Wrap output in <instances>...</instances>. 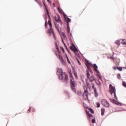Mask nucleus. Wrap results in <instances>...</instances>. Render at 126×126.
Returning a JSON list of instances; mask_svg holds the SVG:
<instances>
[{
	"label": "nucleus",
	"instance_id": "28",
	"mask_svg": "<svg viewBox=\"0 0 126 126\" xmlns=\"http://www.w3.org/2000/svg\"><path fill=\"white\" fill-rule=\"evenodd\" d=\"M122 85H123V86H124V87L126 88V82L123 81V83H122Z\"/></svg>",
	"mask_w": 126,
	"mask_h": 126
},
{
	"label": "nucleus",
	"instance_id": "32",
	"mask_svg": "<svg viewBox=\"0 0 126 126\" xmlns=\"http://www.w3.org/2000/svg\"><path fill=\"white\" fill-rule=\"evenodd\" d=\"M89 110L90 113H92V114L94 113V111L92 109L89 108Z\"/></svg>",
	"mask_w": 126,
	"mask_h": 126
},
{
	"label": "nucleus",
	"instance_id": "52",
	"mask_svg": "<svg viewBox=\"0 0 126 126\" xmlns=\"http://www.w3.org/2000/svg\"><path fill=\"white\" fill-rule=\"evenodd\" d=\"M55 25H56V24H57V23H55Z\"/></svg>",
	"mask_w": 126,
	"mask_h": 126
},
{
	"label": "nucleus",
	"instance_id": "41",
	"mask_svg": "<svg viewBox=\"0 0 126 126\" xmlns=\"http://www.w3.org/2000/svg\"><path fill=\"white\" fill-rule=\"evenodd\" d=\"M60 49H61L62 52H63V47L61 46V47H60Z\"/></svg>",
	"mask_w": 126,
	"mask_h": 126
},
{
	"label": "nucleus",
	"instance_id": "25",
	"mask_svg": "<svg viewBox=\"0 0 126 126\" xmlns=\"http://www.w3.org/2000/svg\"><path fill=\"white\" fill-rule=\"evenodd\" d=\"M86 114L88 116V117H89V118H91V117H92V115H91L90 113H89V112L86 111Z\"/></svg>",
	"mask_w": 126,
	"mask_h": 126
},
{
	"label": "nucleus",
	"instance_id": "49",
	"mask_svg": "<svg viewBox=\"0 0 126 126\" xmlns=\"http://www.w3.org/2000/svg\"><path fill=\"white\" fill-rule=\"evenodd\" d=\"M123 68H124V69H126V67H123Z\"/></svg>",
	"mask_w": 126,
	"mask_h": 126
},
{
	"label": "nucleus",
	"instance_id": "46",
	"mask_svg": "<svg viewBox=\"0 0 126 126\" xmlns=\"http://www.w3.org/2000/svg\"><path fill=\"white\" fill-rule=\"evenodd\" d=\"M113 69H114L115 70H116L117 69V67H113Z\"/></svg>",
	"mask_w": 126,
	"mask_h": 126
},
{
	"label": "nucleus",
	"instance_id": "30",
	"mask_svg": "<svg viewBox=\"0 0 126 126\" xmlns=\"http://www.w3.org/2000/svg\"><path fill=\"white\" fill-rule=\"evenodd\" d=\"M44 6H45V9L46 11V14H47L48 11H49V10H48V8H47V5H46V4H44Z\"/></svg>",
	"mask_w": 126,
	"mask_h": 126
},
{
	"label": "nucleus",
	"instance_id": "53",
	"mask_svg": "<svg viewBox=\"0 0 126 126\" xmlns=\"http://www.w3.org/2000/svg\"><path fill=\"white\" fill-rule=\"evenodd\" d=\"M36 1H37V0H35Z\"/></svg>",
	"mask_w": 126,
	"mask_h": 126
},
{
	"label": "nucleus",
	"instance_id": "20",
	"mask_svg": "<svg viewBox=\"0 0 126 126\" xmlns=\"http://www.w3.org/2000/svg\"><path fill=\"white\" fill-rule=\"evenodd\" d=\"M87 85L89 89H91V83L89 82L87 83Z\"/></svg>",
	"mask_w": 126,
	"mask_h": 126
},
{
	"label": "nucleus",
	"instance_id": "43",
	"mask_svg": "<svg viewBox=\"0 0 126 126\" xmlns=\"http://www.w3.org/2000/svg\"><path fill=\"white\" fill-rule=\"evenodd\" d=\"M53 5L54 7H56V4H55V3H53Z\"/></svg>",
	"mask_w": 126,
	"mask_h": 126
},
{
	"label": "nucleus",
	"instance_id": "7",
	"mask_svg": "<svg viewBox=\"0 0 126 126\" xmlns=\"http://www.w3.org/2000/svg\"><path fill=\"white\" fill-rule=\"evenodd\" d=\"M109 93L111 94V95L113 93L115 99H116V100H118V97H117V96L116 95V88H115V87H113L111 84L109 85Z\"/></svg>",
	"mask_w": 126,
	"mask_h": 126
},
{
	"label": "nucleus",
	"instance_id": "33",
	"mask_svg": "<svg viewBox=\"0 0 126 126\" xmlns=\"http://www.w3.org/2000/svg\"><path fill=\"white\" fill-rule=\"evenodd\" d=\"M87 65H89L90 66H92V64L89 63L88 61L86 62Z\"/></svg>",
	"mask_w": 126,
	"mask_h": 126
},
{
	"label": "nucleus",
	"instance_id": "51",
	"mask_svg": "<svg viewBox=\"0 0 126 126\" xmlns=\"http://www.w3.org/2000/svg\"><path fill=\"white\" fill-rule=\"evenodd\" d=\"M46 17V19H47V16H46V17Z\"/></svg>",
	"mask_w": 126,
	"mask_h": 126
},
{
	"label": "nucleus",
	"instance_id": "36",
	"mask_svg": "<svg viewBox=\"0 0 126 126\" xmlns=\"http://www.w3.org/2000/svg\"><path fill=\"white\" fill-rule=\"evenodd\" d=\"M77 94L79 95V96H81V95H82V94L81 93V92H77Z\"/></svg>",
	"mask_w": 126,
	"mask_h": 126
},
{
	"label": "nucleus",
	"instance_id": "45",
	"mask_svg": "<svg viewBox=\"0 0 126 126\" xmlns=\"http://www.w3.org/2000/svg\"><path fill=\"white\" fill-rule=\"evenodd\" d=\"M71 45L73 47H75V45H74V44H72Z\"/></svg>",
	"mask_w": 126,
	"mask_h": 126
},
{
	"label": "nucleus",
	"instance_id": "16",
	"mask_svg": "<svg viewBox=\"0 0 126 126\" xmlns=\"http://www.w3.org/2000/svg\"><path fill=\"white\" fill-rule=\"evenodd\" d=\"M57 9H58L59 13H61V14L63 15V10L60 7H58Z\"/></svg>",
	"mask_w": 126,
	"mask_h": 126
},
{
	"label": "nucleus",
	"instance_id": "23",
	"mask_svg": "<svg viewBox=\"0 0 126 126\" xmlns=\"http://www.w3.org/2000/svg\"><path fill=\"white\" fill-rule=\"evenodd\" d=\"M74 75L76 79H77V78H78V77L77 76V73H76V72L75 71L74 72Z\"/></svg>",
	"mask_w": 126,
	"mask_h": 126
},
{
	"label": "nucleus",
	"instance_id": "44",
	"mask_svg": "<svg viewBox=\"0 0 126 126\" xmlns=\"http://www.w3.org/2000/svg\"><path fill=\"white\" fill-rule=\"evenodd\" d=\"M63 45L64 47L66 48V49H67V47H66V45H65V44L63 43Z\"/></svg>",
	"mask_w": 126,
	"mask_h": 126
},
{
	"label": "nucleus",
	"instance_id": "17",
	"mask_svg": "<svg viewBox=\"0 0 126 126\" xmlns=\"http://www.w3.org/2000/svg\"><path fill=\"white\" fill-rule=\"evenodd\" d=\"M31 110L32 113H34V112H35V108L32 107H30L29 110L28 111V113H29L30 112H31Z\"/></svg>",
	"mask_w": 126,
	"mask_h": 126
},
{
	"label": "nucleus",
	"instance_id": "40",
	"mask_svg": "<svg viewBox=\"0 0 126 126\" xmlns=\"http://www.w3.org/2000/svg\"><path fill=\"white\" fill-rule=\"evenodd\" d=\"M57 17H58V19L61 20V17L60 16V15H57Z\"/></svg>",
	"mask_w": 126,
	"mask_h": 126
},
{
	"label": "nucleus",
	"instance_id": "6",
	"mask_svg": "<svg viewBox=\"0 0 126 126\" xmlns=\"http://www.w3.org/2000/svg\"><path fill=\"white\" fill-rule=\"evenodd\" d=\"M48 24L49 25V26L51 27V29H48V33L50 36L51 35H53L54 38L55 39L56 38V35L55 34V32H54V30L52 29V23L51 22V20L48 21Z\"/></svg>",
	"mask_w": 126,
	"mask_h": 126
},
{
	"label": "nucleus",
	"instance_id": "24",
	"mask_svg": "<svg viewBox=\"0 0 126 126\" xmlns=\"http://www.w3.org/2000/svg\"><path fill=\"white\" fill-rule=\"evenodd\" d=\"M46 14L48 16L49 20H50L51 21V20H52L51 19V16H50V13L49 12V11H47V13Z\"/></svg>",
	"mask_w": 126,
	"mask_h": 126
},
{
	"label": "nucleus",
	"instance_id": "11",
	"mask_svg": "<svg viewBox=\"0 0 126 126\" xmlns=\"http://www.w3.org/2000/svg\"><path fill=\"white\" fill-rule=\"evenodd\" d=\"M91 84H92V85H93L92 88H93V89H94V96H95V97H97V96H98V93H97V90H96V88H95V85H94V83H92Z\"/></svg>",
	"mask_w": 126,
	"mask_h": 126
},
{
	"label": "nucleus",
	"instance_id": "12",
	"mask_svg": "<svg viewBox=\"0 0 126 126\" xmlns=\"http://www.w3.org/2000/svg\"><path fill=\"white\" fill-rule=\"evenodd\" d=\"M96 72H97V73L96 74V76L97 77L98 79H99V80L100 79L101 80H102V76H101V73H100V72H99V71H98Z\"/></svg>",
	"mask_w": 126,
	"mask_h": 126
},
{
	"label": "nucleus",
	"instance_id": "19",
	"mask_svg": "<svg viewBox=\"0 0 126 126\" xmlns=\"http://www.w3.org/2000/svg\"><path fill=\"white\" fill-rule=\"evenodd\" d=\"M91 67H92V66H90V65H87V68L88 69V70H87L90 71V72H91Z\"/></svg>",
	"mask_w": 126,
	"mask_h": 126
},
{
	"label": "nucleus",
	"instance_id": "8",
	"mask_svg": "<svg viewBox=\"0 0 126 126\" xmlns=\"http://www.w3.org/2000/svg\"><path fill=\"white\" fill-rule=\"evenodd\" d=\"M84 92L82 94V96L85 100H88V95L89 93H88V91H87V87H84Z\"/></svg>",
	"mask_w": 126,
	"mask_h": 126
},
{
	"label": "nucleus",
	"instance_id": "48",
	"mask_svg": "<svg viewBox=\"0 0 126 126\" xmlns=\"http://www.w3.org/2000/svg\"><path fill=\"white\" fill-rule=\"evenodd\" d=\"M63 37H65V35L64 34V33H63Z\"/></svg>",
	"mask_w": 126,
	"mask_h": 126
},
{
	"label": "nucleus",
	"instance_id": "42",
	"mask_svg": "<svg viewBox=\"0 0 126 126\" xmlns=\"http://www.w3.org/2000/svg\"><path fill=\"white\" fill-rule=\"evenodd\" d=\"M110 59L112 61H114L115 60V58L114 57H110Z\"/></svg>",
	"mask_w": 126,
	"mask_h": 126
},
{
	"label": "nucleus",
	"instance_id": "10",
	"mask_svg": "<svg viewBox=\"0 0 126 126\" xmlns=\"http://www.w3.org/2000/svg\"><path fill=\"white\" fill-rule=\"evenodd\" d=\"M57 31L60 33V35L61 37V40L63 44V32H62V31H60L59 28H57Z\"/></svg>",
	"mask_w": 126,
	"mask_h": 126
},
{
	"label": "nucleus",
	"instance_id": "34",
	"mask_svg": "<svg viewBox=\"0 0 126 126\" xmlns=\"http://www.w3.org/2000/svg\"><path fill=\"white\" fill-rule=\"evenodd\" d=\"M122 77H121V74H117V78H118V79H121Z\"/></svg>",
	"mask_w": 126,
	"mask_h": 126
},
{
	"label": "nucleus",
	"instance_id": "5",
	"mask_svg": "<svg viewBox=\"0 0 126 126\" xmlns=\"http://www.w3.org/2000/svg\"><path fill=\"white\" fill-rule=\"evenodd\" d=\"M91 72L89 71V70L86 71V76L87 78L89 79L90 82H93L94 80H95V76L94 75H92L90 74Z\"/></svg>",
	"mask_w": 126,
	"mask_h": 126
},
{
	"label": "nucleus",
	"instance_id": "22",
	"mask_svg": "<svg viewBox=\"0 0 126 126\" xmlns=\"http://www.w3.org/2000/svg\"><path fill=\"white\" fill-rule=\"evenodd\" d=\"M101 116H104V113H105V109L101 108Z\"/></svg>",
	"mask_w": 126,
	"mask_h": 126
},
{
	"label": "nucleus",
	"instance_id": "31",
	"mask_svg": "<svg viewBox=\"0 0 126 126\" xmlns=\"http://www.w3.org/2000/svg\"><path fill=\"white\" fill-rule=\"evenodd\" d=\"M117 68L118 70H120V71H122V70H123V68H122V67H117Z\"/></svg>",
	"mask_w": 126,
	"mask_h": 126
},
{
	"label": "nucleus",
	"instance_id": "21",
	"mask_svg": "<svg viewBox=\"0 0 126 126\" xmlns=\"http://www.w3.org/2000/svg\"><path fill=\"white\" fill-rule=\"evenodd\" d=\"M96 84L98 85V86L99 87V88L101 87V82H100V81H96Z\"/></svg>",
	"mask_w": 126,
	"mask_h": 126
},
{
	"label": "nucleus",
	"instance_id": "1",
	"mask_svg": "<svg viewBox=\"0 0 126 126\" xmlns=\"http://www.w3.org/2000/svg\"><path fill=\"white\" fill-rule=\"evenodd\" d=\"M69 74L70 75V84L71 89L74 93H76V89H75V87L77 86V84H76V82H75V81L74 80V78H73L72 74L71 73V70H70V71H69Z\"/></svg>",
	"mask_w": 126,
	"mask_h": 126
},
{
	"label": "nucleus",
	"instance_id": "3",
	"mask_svg": "<svg viewBox=\"0 0 126 126\" xmlns=\"http://www.w3.org/2000/svg\"><path fill=\"white\" fill-rule=\"evenodd\" d=\"M57 74L61 82H63V71L62 68H57Z\"/></svg>",
	"mask_w": 126,
	"mask_h": 126
},
{
	"label": "nucleus",
	"instance_id": "4",
	"mask_svg": "<svg viewBox=\"0 0 126 126\" xmlns=\"http://www.w3.org/2000/svg\"><path fill=\"white\" fill-rule=\"evenodd\" d=\"M63 17L65 19V21H66V25L68 33H69V32H70V29L69 28V25L68 23H69V22L71 21V20L69 19L68 17H67L66 15H65L64 13H63Z\"/></svg>",
	"mask_w": 126,
	"mask_h": 126
},
{
	"label": "nucleus",
	"instance_id": "13",
	"mask_svg": "<svg viewBox=\"0 0 126 126\" xmlns=\"http://www.w3.org/2000/svg\"><path fill=\"white\" fill-rule=\"evenodd\" d=\"M64 82L65 83H67L68 82V76L67 75L65 74V73H64Z\"/></svg>",
	"mask_w": 126,
	"mask_h": 126
},
{
	"label": "nucleus",
	"instance_id": "38",
	"mask_svg": "<svg viewBox=\"0 0 126 126\" xmlns=\"http://www.w3.org/2000/svg\"><path fill=\"white\" fill-rule=\"evenodd\" d=\"M96 106H97V108H99V107H100V103L97 102V103H96Z\"/></svg>",
	"mask_w": 126,
	"mask_h": 126
},
{
	"label": "nucleus",
	"instance_id": "29",
	"mask_svg": "<svg viewBox=\"0 0 126 126\" xmlns=\"http://www.w3.org/2000/svg\"><path fill=\"white\" fill-rule=\"evenodd\" d=\"M76 60L77 63H79V65H81V63H80V61H79V60L78 59V58H76Z\"/></svg>",
	"mask_w": 126,
	"mask_h": 126
},
{
	"label": "nucleus",
	"instance_id": "27",
	"mask_svg": "<svg viewBox=\"0 0 126 126\" xmlns=\"http://www.w3.org/2000/svg\"><path fill=\"white\" fill-rule=\"evenodd\" d=\"M122 44H123V45H126V39H123Z\"/></svg>",
	"mask_w": 126,
	"mask_h": 126
},
{
	"label": "nucleus",
	"instance_id": "14",
	"mask_svg": "<svg viewBox=\"0 0 126 126\" xmlns=\"http://www.w3.org/2000/svg\"><path fill=\"white\" fill-rule=\"evenodd\" d=\"M70 50H71V51L74 52V53H76V52H77V49L76 48V47H75V46H74V47H73L72 46H70Z\"/></svg>",
	"mask_w": 126,
	"mask_h": 126
},
{
	"label": "nucleus",
	"instance_id": "50",
	"mask_svg": "<svg viewBox=\"0 0 126 126\" xmlns=\"http://www.w3.org/2000/svg\"><path fill=\"white\" fill-rule=\"evenodd\" d=\"M43 4H44V5L45 6V4H45V3L43 2Z\"/></svg>",
	"mask_w": 126,
	"mask_h": 126
},
{
	"label": "nucleus",
	"instance_id": "2",
	"mask_svg": "<svg viewBox=\"0 0 126 126\" xmlns=\"http://www.w3.org/2000/svg\"><path fill=\"white\" fill-rule=\"evenodd\" d=\"M55 46L56 48V50H54V54H55L56 57L60 60L61 61V63L62 64H63V58L62 55L61 54V51L59 49V46H58V43L57 42H55Z\"/></svg>",
	"mask_w": 126,
	"mask_h": 126
},
{
	"label": "nucleus",
	"instance_id": "15",
	"mask_svg": "<svg viewBox=\"0 0 126 126\" xmlns=\"http://www.w3.org/2000/svg\"><path fill=\"white\" fill-rule=\"evenodd\" d=\"M92 66H93V68H94L95 71H96V72L98 71V70L97 69L98 68V66H97L96 64H92Z\"/></svg>",
	"mask_w": 126,
	"mask_h": 126
},
{
	"label": "nucleus",
	"instance_id": "37",
	"mask_svg": "<svg viewBox=\"0 0 126 126\" xmlns=\"http://www.w3.org/2000/svg\"><path fill=\"white\" fill-rule=\"evenodd\" d=\"M66 56V60H67V62L69 63V59H68V57H67V56L65 55Z\"/></svg>",
	"mask_w": 126,
	"mask_h": 126
},
{
	"label": "nucleus",
	"instance_id": "47",
	"mask_svg": "<svg viewBox=\"0 0 126 126\" xmlns=\"http://www.w3.org/2000/svg\"><path fill=\"white\" fill-rule=\"evenodd\" d=\"M48 2H49L50 3H51V1L50 0H47Z\"/></svg>",
	"mask_w": 126,
	"mask_h": 126
},
{
	"label": "nucleus",
	"instance_id": "39",
	"mask_svg": "<svg viewBox=\"0 0 126 126\" xmlns=\"http://www.w3.org/2000/svg\"><path fill=\"white\" fill-rule=\"evenodd\" d=\"M92 122L93 123V124H94L95 122V119H92Z\"/></svg>",
	"mask_w": 126,
	"mask_h": 126
},
{
	"label": "nucleus",
	"instance_id": "9",
	"mask_svg": "<svg viewBox=\"0 0 126 126\" xmlns=\"http://www.w3.org/2000/svg\"><path fill=\"white\" fill-rule=\"evenodd\" d=\"M101 104L106 108H109L110 107V103L106 99H102Z\"/></svg>",
	"mask_w": 126,
	"mask_h": 126
},
{
	"label": "nucleus",
	"instance_id": "35",
	"mask_svg": "<svg viewBox=\"0 0 126 126\" xmlns=\"http://www.w3.org/2000/svg\"><path fill=\"white\" fill-rule=\"evenodd\" d=\"M47 25H48V21H47V20H46V21H45V28H47Z\"/></svg>",
	"mask_w": 126,
	"mask_h": 126
},
{
	"label": "nucleus",
	"instance_id": "18",
	"mask_svg": "<svg viewBox=\"0 0 126 126\" xmlns=\"http://www.w3.org/2000/svg\"><path fill=\"white\" fill-rule=\"evenodd\" d=\"M115 44L117 45V46H120L121 45V41L119 40H117L115 42Z\"/></svg>",
	"mask_w": 126,
	"mask_h": 126
},
{
	"label": "nucleus",
	"instance_id": "26",
	"mask_svg": "<svg viewBox=\"0 0 126 126\" xmlns=\"http://www.w3.org/2000/svg\"><path fill=\"white\" fill-rule=\"evenodd\" d=\"M54 20H55L56 22H57V23H59V19H57L56 16L54 17Z\"/></svg>",
	"mask_w": 126,
	"mask_h": 126
}]
</instances>
